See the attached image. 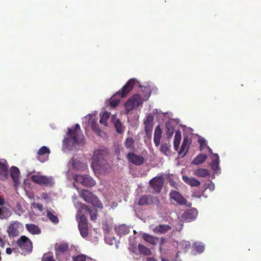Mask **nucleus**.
I'll return each instance as SVG.
<instances>
[{
    "instance_id": "1",
    "label": "nucleus",
    "mask_w": 261,
    "mask_h": 261,
    "mask_svg": "<svg viewBox=\"0 0 261 261\" xmlns=\"http://www.w3.org/2000/svg\"><path fill=\"white\" fill-rule=\"evenodd\" d=\"M84 136L81 130L80 125L76 124L74 127L68 128L67 137L63 140V143L67 146L78 144L83 142Z\"/></svg>"
},
{
    "instance_id": "2",
    "label": "nucleus",
    "mask_w": 261,
    "mask_h": 261,
    "mask_svg": "<svg viewBox=\"0 0 261 261\" xmlns=\"http://www.w3.org/2000/svg\"><path fill=\"white\" fill-rule=\"evenodd\" d=\"M108 155V151L107 149L95 150L92 157L91 167L96 170L102 169L107 163Z\"/></svg>"
},
{
    "instance_id": "3",
    "label": "nucleus",
    "mask_w": 261,
    "mask_h": 261,
    "mask_svg": "<svg viewBox=\"0 0 261 261\" xmlns=\"http://www.w3.org/2000/svg\"><path fill=\"white\" fill-rule=\"evenodd\" d=\"M80 195L87 202L92 204L94 206L100 209L103 208L102 203L99 200L98 198L89 190H82Z\"/></svg>"
},
{
    "instance_id": "4",
    "label": "nucleus",
    "mask_w": 261,
    "mask_h": 261,
    "mask_svg": "<svg viewBox=\"0 0 261 261\" xmlns=\"http://www.w3.org/2000/svg\"><path fill=\"white\" fill-rule=\"evenodd\" d=\"M74 179L85 187H92L96 184L93 178L88 175H75Z\"/></svg>"
},
{
    "instance_id": "5",
    "label": "nucleus",
    "mask_w": 261,
    "mask_h": 261,
    "mask_svg": "<svg viewBox=\"0 0 261 261\" xmlns=\"http://www.w3.org/2000/svg\"><path fill=\"white\" fill-rule=\"evenodd\" d=\"M136 83L135 79H130L120 90L117 92L114 96H117L121 98L125 97L133 89Z\"/></svg>"
},
{
    "instance_id": "6",
    "label": "nucleus",
    "mask_w": 261,
    "mask_h": 261,
    "mask_svg": "<svg viewBox=\"0 0 261 261\" xmlns=\"http://www.w3.org/2000/svg\"><path fill=\"white\" fill-rule=\"evenodd\" d=\"M169 197L171 202L174 201L179 205H186L188 206H190L191 205V203H188L186 199L176 191H171Z\"/></svg>"
},
{
    "instance_id": "7",
    "label": "nucleus",
    "mask_w": 261,
    "mask_h": 261,
    "mask_svg": "<svg viewBox=\"0 0 261 261\" xmlns=\"http://www.w3.org/2000/svg\"><path fill=\"white\" fill-rule=\"evenodd\" d=\"M19 247L25 252H31L33 246L31 240L24 236H21L17 241Z\"/></svg>"
},
{
    "instance_id": "8",
    "label": "nucleus",
    "mask_w": 261,
    "mask_h": 261,
    "mask_svg": "<svg viewBox=\"0 0 261 261\" xmlns=\"http://www.w3.org/2000/svg\"><path fill=\"white\" fill-rule=\"evenodd\" d=\"M159 203L160 201L158 197L146 195L141 196L138 202V204L141 206L153 204L159 205Z\"/></svg>"
},
{
    "instance_id": "9",
    "label": "nucleus",
    "mask_w": 261,
    "mask_h": 261,
    "mask_svg": "<svg viewBox=\"0 0 261 261\" xmlns=\"http://www.w3.org/2000/svg\"><path fill=\"white\" fill-rule=\"evenodd\" d=\"M31 179L34 182L41 185L51 186L54 184L53 178L43 175H33Z\"/></svg>"
},
{
    "instance_id": "10",
    "label": "nucleus",
    "mask_w": 261,
    "mask_h": 261,
    "mask_svg": "<svg viewBox=\"0 0 261 261\" xmlns=\"http://www.w3.org/2000/svg\"><path fill=\"white\" fill-rule=\"evenodd\" d=\"M198 215V211L196 208L188 210L181 215V220L186 222H190L196 219Z\"/></svg>"
},
{
    "instance_id": "11",
    "label": "nucleus",
    "mask_w": 261,
    "mask_h": 261,
    "mask_svg": "<svg viewBox=\"0 0 261 261\" xmlns=\"http://www.w3.org/2000/svg\"><path fill=\"white\" fill-rule=\"evenodd\" d=\"M164 180L162 176H156L150 180L149 184L156 192L159 193L163 186Z\"/></svg>"
},
{
    "instance_id": "12",
    "label": "nucleus",
    "mask_w": 261,
    "mask_h": 261,
    "mask_svg": "<svg viewBox=\"0 0 261 261\" xmlns=\"http://www.w3.org/2000/svg\"><path fill=\"white\" fill-rule=\"evenodd\" d=\"M127 159L133 164L137 166L141 165L144 162V159L143 157L137 155L134 152H129L127 154Z\"/></svg>"
},
{
    "instance_id": "13",
    "label": "nucleus",
    "mask_w": 261,
    "mask_h": 261,
    "mask_svg": "<svg viewBox=\"0 0 261 261\" xmlns=\"http://www.w3.org/2000/svg\"><path fill=\"white\" fill-rule=\"evenodd\" d=\"M153 120V117L152 116H148L144 121L145 131L147 136H150L151 135Z\"/></svg>"
},
{
    "instance_id": "14",
    "label": "nucleus",
    "mask_w": 261,
    "mask_h": 261,
    "mask_svg": "<svg viewBox=\"0 0 261 261\" xmlns=\"http://www.w3.org/2000/svg\"><path fill=\"white\" fill-rule=\"evenodd\" d=\"M18 225L19 224L17 222L11 224L7 229V232L9 237H16L18 235Z\"/></svg>"
},
{
    "instance_id": "15",
    "label": "nucleus",
    "mask_w": 261,
    "mask_h": 261,
    "mask_svg": "<svg viewBox=\"0 0 261 261\" xmlns=\"http://www.w3.org/2000/svg\"><path fill=\"white\" fill-rule=\"evenodd\" d=\"M20 171L16 167L13 166L10 169V176L14 182L15 187L18 184Z\"/></svg>"
},
{
    "instance_id": "16",
    "label": "nucleus",
    "mask_w": 261,
    "mask_h": 261,
    "mask_svg": "<svg viewBox=\"0 0 261 261\" xmlns=\"http://www.w3.org/2000/svg\"><path fill=\"white\" fill-rule=\"evenodd\" d=\"M81 208L85 212H87L89 214L91 221H95L96 220L97 217V211L96 209L90 208L85 204H83Z\"/></svg>"
},
{
    "instance_id": "17",
    "label": "nucleus",
    "mask_w": 261,
    "mask_h": 261,
    "mask_svg": "<svg viewBox=\"0 0 261 261\" xmlns=\"http://www.w3.org/2000/svg\"><path fill=\"white\" fill-rule=\"evenodd\" d=\"M219 157L218 154H213L212 162L210 164L212 169L214 171V173H218L220 170L219 168Z\"/></svg>"
},
{
    "instance_id": "18",
    "label": "nucleus",
    "mask_w": 261,
    "mask_h": 261,
    "mask_svg": "<svg viewBox=\"0 0 261 261\" xmlns=\"http://www.w3.org/2000/svg\"><path fill=\"white\" fill-rule=\"evenodd\" d=\"M171 229V227L169 225L160 224L154 227L153 231L154 233L157 234H164Z\"/></svg>"
},
{
    "instance_id": "19",
    "label": "nucleus",
    "mask_w": 261,
    "mask_h": 261,
    "mask_svg": "<svg viewBox=\"0 0 261 261\" xmlns=\"http://www.w3.org/2000/svg\"><path fill=\"white\" fill-rule=\"evenodd\" d=\"M182 180L187 184L191 186V187H198L200 185V182L193 177H189L188 176L183 175Z\"/></svg>"
},
{
    "instance_id": "20",
    "label": "nucleus",
    "mask_w": 261,
    "mask_h": 261,
    "mask_svg": "<svg viewBox=\"0 0 261 261\" xmlns=\"http://www.w3.org/2000/svg\"><path fill=\"white\" fill-rule=\"evenodd\" d=\"M162 134V130L159 125L157 126L154 130L153 141L155 145L158 147L160 144V140Z\"/></svg>"
},
{
    "instance_id": "21",
    "label": "nucleus",
    "mask_w": 261,
    "mask_h": 261,
    "mask_svg": "<svg viewBox=\"0 0 261 261\" xmlns=\"http://www.w3.org/2000/svg\"><path fill=\"white\" fill-rule=\"evenodd\" d=\"M8 177V170L7 166L2 162H0V179L5 180Z\"/></svg>"
},
{
    "instance_id": "22",
    "label": "nucleus",
    "mask_w": 261,
    "mask_h": 261,
    "mask_svg": "<svg viewBox=\"0 0 261 261\" xmlns=\"http://www.w3.org/2000/svg\"><path fill=\"white\" fill-rule=\"evenodd\" d=\"M142 238L145 241L153 245H155L159 242V238L155 237L146 233L143 234Z\"/></svg>"
},
{
    "instance_id": "23",
    "label": "nucleus",
    "mask_w": 261,
    "mask_h": 261,
    "mask_svg": "<svg viewBox=\"0 0 261 261\" xmlns=\"http://www.w3.org/2000/svg\"><path fill=\"white\" fill-rule=\"evenodd\" d=\"M50 152V151L49 149L47 148L46 146H43L41 147V148H40L37 153L38 155V156H37L38 160H39L41 162H44L45 161V160H41V156L45 154L48 155Z\"/></svg>"
},
{
    "instance_id": "24",
    "label": "nucleus",
    "mask_w": 261,
    "mask_h": 261,
    "mask_svg": "<svg viewBox=\"0 0 261 261\" xmlns=\"http://www.w3.org/2000/svg\"><path fill=\"white\" fill-rule=\"evenodd\" d=\"M194 174L201 177H205L210 175V172L206 169L198 168L194 171Z\"/></svg>"
},
{
    "instance_id": "25",
    "label": "nucleus",
    "mask_w": 261,
    "mask_h": 261,
    "mask_svg": "<svg viewBox=\"0 0 261 261\" xmlns=\"http://www.w3.org/2000/svg\"><path fill=\"white\" fill-rule=\"evenodd\" d=\"M207 159V155L203 153L198 154L192 162L194 165H199L204 163Z\"/></svg>"
},
{
    "instance_id": "26",
    "label": "nucleus",
    "mask_w": 261,
    "mask_h": 261,
    "mask_svg": "<svg viewBox=\"0 0 261 261\" xmlns=\"http://www.w3.org/2000/svg\"><path fill=\"white\" fill-rule=\"evenodd\" d=\"M124 145L127 149L132 151H134L135 149V141L132 137H127L126 139L124 142Z\"/></svg>"
},
{
    "instance_id": "27",
    "label": "nucleus",
    "mask_w": 261,
    "mask_h": 261,
    "mask_svg": "<svg viewBox=\"0 0 261 261\" xmlns=\"http://www.w3.org/2000/svg\"><path fill=\"white\" fill-rule=\"evenodd\" d=\"M165 127L166 128V135L168 138H170L172 137L174 132V127L170 121H168L165 124Z\"/></svg>"
},
{
    "instance_id": "28",
    "label": "nucleus",
    "mask_w": 261,
    "mask_h": 261,
    "mask_svg": "<svg viewBox=\"0 0 261 261\" xmlns=\"http://www.w3.org/2000/svg\"><path fill=\"white\" fill-rule=\"evenodd\" d=\"M56 254L64 253L68 249L66 244H56L55 246Z\"/></svg>"
},
{
    "instance_id": "29",
    "label": "nucleus",
    "mask_w": 261,
    "mask_h": 261,
    "mask_svg": "<svg viewBox=\"0 0 261 261\" xmlns=\"http://www.w3.org/2000/svg\"><path fill=\"white\" fill-rule=\"evenodd\" d=\"M181 138V133L179 131L177 130L175 132V134L174 139V149L176 151L178 150L179 148V146L180 143V140Z\"/></svg>"
},
{
    "instance_id": "30",
    "label": "nucleus",
    "mask_w": 261,
    "mask_h": 261,
    "mask_svg": "<svg viewBox=\"0 0 261 261\" xmlns=\"http://www.w3.org/2000/svg\"><path fill=\"white\" fill-rule=\"evenodd\" d=\"M131 98L136 108L142 105L143 104V102L146 100L145 99H142L139 94H135L131 97Z\"/></svg>"
},
{
    "instance_id": "31",
    "label": "nucleus",
    "mask_w": 261,
    "mask_h": 261,
    "mask_svg": "<svg viewBox=\"0 0 261 261\" xmlns=\"http://www.w3.org/2000/svg\"><path fill=\"white\" fill-rule=\"evenodd\" d=\"M27 229L32 234H39L40 233V230L36 225L32 224H27L25 225Z\"/></svg>"
},
{
    "instance_id": "32",
    "label": "nucleus",
    "mask_w": 261,
    "mask_h": 261,
    "mask_svg": "<svg viewBox=\"0 0 261 261\" xmlns=\"http://www.w3.org/2000/svg\"><path fill=\"white\" fill-rule=\"evenodd\" d=\"M188 139L187 138H184L182 142L181 148L178 152L180 155H182L183 156H185L188 151Z\"/></svg>"
},
{
    "instance_id": "33",
    "label": "nucleus",
    "mask_w": 261,
    "mask_h": 261,
    "mask_svg": "<svg viewBox=\"0 0 261 261\" xmlns=\"http://www.w3.org/2000/svg\"><path fill=\"white\" fill-rule=\"evenodd\" d=\"M138 249L140 254H142L145 255H149L151 253V252L149 248L141 244L138 245Z\"/></svg>"
},
{
    "instance_id": "34",
    "label": "nucleus",
    "mask_w": 261,
    "mask_h": 261,
    "mask_svg": "<svg viewBox=\"0 0 261 261\" xmlns=\"http://www.w3.org/2000/svg\"><path fill=\"white\" fill-rule=\"evenodd\" d=\"M110 113L105 112L100 115V119L99 122L101 124H103L105 126H108L107 120L109 118Z\"/></svg>"
},
{
    "instance_id": "35",
    "label": "nucleus",
    "mask_w": 261,
    "mask_h": 261,
    "mask_svg": "<svg viewBox=\"0 0 261 261\" xmlns=\"http://www.w3.org/2000/svg\"><path fill=\"white\" fill-rule=\"evenodd\" d=\"M54 212H53L50 211H47V217L53 223L57 224L59 222V219L58 217L55 215Z\"/></svg>"
},
{
    "instance_id": "36",
    "label": "nucleus",
    "mask_w": 261,
    "mask_h": 261,
    "mask_svg": "<svg viewBox=\"0 0 261 261\" xmlns=\"http://www.w3.org/2000/svg\"><path fill=\"white\" fill-rule=\"evenodd\" d=\"M193 248L198 253H202L205 249L204 245L201 242H195L193 245Z\"/></svg>"
},
{
    "instance_id": "37",
    "label": "nucleus",
    "mask_w": 261,
    "mask_h": 261,
    "mask_svg": "<svg viewBox=\"0 0 261 261\" xmlns=\"http://www.w3.org/2000/svg\"><path fill=\"white\" fill-rule=\"evenodd\" d=\"M170 144L169 142L163 144L160 148V151L165 155H168L170 153Z\"/></svg>"
},
{
    "instance_id": "38",
    "label": "nucleus",
    "mask_w": 261,
    "mask_h": 261,
    "mask_svg": "<svg viewBox=\"0 0 261 261\" xmlns=\"http://www.w3.org/2000/svg\"><path fill=\"white\" fill-rule=\"evenodd\" d=\"M125 111L129 112L136 108L131 98H130L124 105Z\"/></svg>"
},
{
    "instance_id": "39",
    "label": "nucleus",
    "mask_w": 261,
    "mask_h": 261,
    "mask_svg": "<svg viewBox=\"0 0 261 261\" xmlns=\"http://www.w3.org/2000/svg\"><path fill=\"white\" fill-rule=\"evenodd\" d=\"M128 231V228L125 225L119 226L117 229V232L120 235L126 234Z\"/></svg>"
},
{
    "instance_id": "40",
    "label": "nucleus",
    "mask_w": 261,
    "mask_h": 261,
    "mask_svg": "<svg viewBox=\"0 0 261 261\" xmlns=\"http://www.w3.org/2000/svg\"><path fill=\"white\" fill-rule=\"evenodd\" d=\"M114 125L117 133L119 134L123 133L122 125L119 119H117L114 121Z\"/></svg>"
},
{
    "instance_id": "41",
    "label": "nucleus",
    "mask_w": 261,
    "mask_h": 261,
    "mask_svg": "<svg viewBox=\"0 0 261 261\" xmlns=\"http://www.w3.org/2000/svg\"><path fill=\"white\" fill-rule=\"evenodd\" d=\"M79 225L78 226H84L88 225L87 219L84 215H79Z\"/></svg>"
},
{
    "instance_id": "42",
    "label": "nucleus",
    "mask_w": 261,
    "mask_h": 261,
    "mask_svg": "<svg viewBox=\"0 0 261 261\" xmlns=\"http://www.w3.org/2000/svg\"><path fill=\"white\" fill-rule=\"evenodd\" d=\"M141 90L144 93L145 99L147 100L150 97L151 91L148 87H141Z\"/></svg>"
},
{
    "instance_id": "43",
    "label": "nucleus",
    "mask_w": 261,
    "mask_h": 261,
    "mask_svg": "<svg viewBox=\"0 0 261 261\" xmlns=\"http://www.w3.org/2000/svg\"><path fill=\"white\" fill-rule=\"evenodd\" d=\"M79 228L82 237H86L88 235V225L79 226Z\"/></svg>"
},
{
    "instance_id": "44",
    "label": "nucleus",
    "mask_w": 261,
    "mask_h": 261,
    "mask_svg": "<svg viewBox=\"0 0 261 261\" xmlns=\"http://www.w3.org/2000/svg\"><path fill=\"white\" fill-rule=\"evenodd\" d=\"M73 261H86L87 257L84 254H80L72 257Z\"/></svg>"
},
{
    "instance_id": "45",
    "label": "nucleus",
    "mask_w": 261,
    "mask_h": 261,
    "mask_svg": "<svg viewBox=\"0 0 261 261\" xmlns=\"http://www.w3.org/2000/svg\"><path fill=\"white\" fill-rule=\"evenodd\" d=\"M198 142L200 145V150H202L204 149L205 148H207L208 146L206 144V141L203 138H200L198 139Z\"/></svg>"
},
{
    "instance_id": "46",
    "label": "nucleus",
    "mask_w": 261,
    "mask_h": 261,
    "mask_svg": "<svg viewBox=\"0 0 261 261\" xmlns=\"http://www.w3.org/2000/svg\"><path fill=\"white\" fill-rule=\"evenodd\" d=\"M119 102H120V100L119 99H116L112 98L111 100V101H110V105L112 107L115 108V107L118 106V105H119Z\"/></svg>"
},
{
    "instance_id": "47",
    "label": "nucleus",
    "mask_w": 261,
    "mask_h": 261,
    "mask_svg": "<svg viewBox=\"0 0 261 261\" xmlns=\"http://www.w3.org/2000/svg\"><path fill=\"white\" fill-rule=\"evenodd\" d=\"M42 261H56L52 256H44L42 258Z\"/></svg>"
},
{
    "instance_id": "48",
    "label": "nucleus",
    "mask_w": 261,
    "mask_h": 261,
    "mask_svg": "<svg viewBox=\"0 0 261 261\" xmlns=\"http://www.w3.org/2000/svg\"><path fill=\"white\" fill-rule=\"evenodd\" d=\"M92 129L96 133H98L100 131L97 124L94 123L92 125Z\"/></svg>"
},
{
    "instance_id": "49",
    "label": "nucleus",
    "mask_w": 261,
    "mask_h": 261,
    "mask_svg": "<svg viewBox=\"0 0 261 261\" xmlns=\"http://www.w3.org/2000/svg\"><path fill=\"white\" fill-rule=\"evenodd\" d=\"M166 242V239L164 238H161L160 242V248H161L162 245H163Z\"/></svg>"
},
{
    "instance_id": "50",
    "label": "nucleus",
    "mask_w": 261,
    "mask_h": 261,
    "mask_svg": "<svg viewBox=\"0 0 261 261\" xmlns=\"http://www.w3.org/2000/svg\"><path fill=\"white\" fill-rule=\"evenodd\" d=\"M36 206L40 211H41L43 210V205L42 204L37 203L36 204Z\"/></svg>"
},
{
    "instance_id": "51",
    "label": "nucleus",
    "mask_w": 261,
    "mask_h": 261,
    "mask_svg": "<svg viewBox=\"0 0 261 261\" xmlns=\"http://www.w3.org/2000/svg\"><path fill=\"white\" fill-rule=\"evenodd\" d=\"M12 249L11 248H7L6 250V253L8 254H11L12 253Z\"/></svg>"
},
{
    "instance_id": "52",
    "label": "nucleus",
    "mask_w": 261,
    "mask_h": 261,
    "mask_svg": "<svg viewBox=\"0 0 261 261\" xmlns=\"http://www.w3.org/2000/svg\"><path fill=\"white\" fill-rule=\"evenodd\" d=\"M147 261H157V260L155 258L149 257L147 258Z\"/></svg>"
},
{
    "instance_id": "53",
    "label": "nucleus",
    "mask_w": 261,
    "mask_h": 261,
    "mask_svg": "<svg viewBox=\"0 0 261 261\" xmlns=\"http://www.w3.org/2000/svg\"><path fill=\"white\" fill-rule=\"evenodd\" d=\"M4 203H5V202H4V199L0 197V205H4Z\"/></svg>"
},
{
    "instance_id": "54",
    "label": "nucleus",
    "mask_w": 261,
    "mask_h": 261,
    "mask_svg": "<svg viewBox=\"0 0 261 261\" xmlns=\"http://www.w3.org/2000/svg\"><path fill=\"white\" fill-rule=\"evenodd\" d=\"M190 247V245L189 244H186L185 245V248L186 249H189Z\"/></svg>"
},
{
    "instance_id": "55",
    "label": "nucleus",
    "mask_w": 261,
    "mask_h": 261,
    "mask_svg": "<svg viewBox=\"0 0 261 261\" xmlns=\"http://www.w3.org/2000/svg\"><path fill=\"white\" fill-rule=\"evenodd\" d=\"M171 185H172L173 187H176V182L173 181L172 183L171 184Z\"/></svg>"
},
{
    "instance_id": "56",
    "label": "nucleus",
    "mask_w": 261,
    "mask_h": 261,
    "mask_svg": "<svg viewBox=\"0 0 261 261\" xmlns=\"http://www.w3.org/2000/svg\"><path fill=\"white\" fill-rule=\"evenodd\" d=\"M207 148L208 149V152L210 153H213L212 149H211L208 146L207 147Z\"/></svg>"
},
{
    "instance_id": "57",
    "label": "nucleus",
    "mask_w": 261,
    "mask_h": 261,
    "mask_svg": "<svg viewBox=\"0 0 261 261\" xmlns=\"http://www.w3.org/2000/svg\"><path fill=\"white\" fill-rule=\"evenodd\" d=\"M162 261H167V260H166L165 259H162Z\"/></svg>"
}]
</instances>
